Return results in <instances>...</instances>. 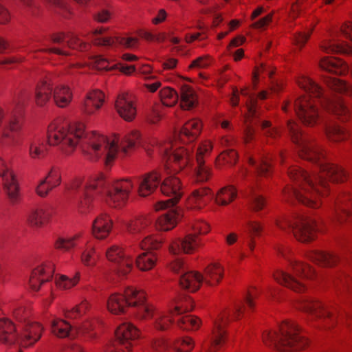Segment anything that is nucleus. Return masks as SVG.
Instances as JSON below:
<instances>
[{"label":"nucleus","instance_id":"obj_41","mask_svg":"<svg viewBox=\"0 0 352 352\" xmlns=\"http://www.w3.org/2000/svg\"><path fill=\"white\" fill-rule=\"evenodd\" d=\"M51 328L52 333L59 338L70 337L74 334L72 325L63 320H54L52 322Z\"/></svg>","mask_w":352,"mask_h":352},{"label":"nucleus","instance_id":"obj_35","mask_svg":"<svg viewBox=\"0 0 352 352\" xmlns=\"http://www.w3.org/2000/svg\"><path fill=\"white\" fill-rule=\"evenodd\" d=\"M320 47L327 53L352 54V47L338 38L325 41Z\"/></svg>","mask_w":352,"mask_h":352},{"label":"nucleus","instance_id":"obj_62","mask_svg":"<svg viewBox=\"0 0 352 352\" xmlns=\"http://www.w3.org/2000/svg\"><path fill=\"white\" fill-rule=\"evenodd\" d=\"M10 20V14L8 11L1 5H0V23L3 24Z\"/></svg>","mask_w":352,"mask_h":352},{"label":"nucleus","instance_id":"obj_44","mask_svg":"<svg viewBox=\"0 0 352 352\" xmlns=\"http://www.w3.org/2000/svg\"><path fill=\"white\" fill-rule=\"evenodd\" d=\"M160 97L162 104L166 107L175 105L179 99L178 94L170 87H164L160 91Z\"/></svg>","mask_w":352,"mask_h":352},{"label":"nucleus","instance_id":"obj_2","mask_svg":"<svg viewBox=\"0 0 352 352\" xmlns=\"http://www.w3.org/2000/svg\"><path fill=\"white\" fill-rule=\"evenodd\" d=\"M50 145L56 146L65 154L70 155L78 144L84 154L92 161L102 159L106 166H111L119 151L126 155L140 144V135L133 131L120 142L119 138L110 140L96 133H85V125L76 123L69 125L61 120L50 124L47 131Z\"/></svg>","mask_w":352,"mask_h":352},{"label":"nucleus","instance_id":"obj_63","mask_svg":"<svg viewBox=\"0 0 352 352\" xmlns=\"http://www.w3.org/2000/svg\"><path fill=\"white\" fill-rule=\"evenodd\" d=\"M63 352H83V350L80 345L71 343L63 349Z\"/></svg>","mask_w":352,"mask_h":352},{"label":"nucleus","instance_id":"obj_40","mask_svg":"<svg viewBox=\"0 0 352 352\" xmlns=\"http://www.w3.org/2000/svg\"><path fill=\"white\" fill-rule=\"evenodd\" d=\"M325 132L328 139L333 142L345 140L348 136L344 128L337 125L332 121H326Z\"/></svg>","mask_w":352,"mask_h":352},{"label":"nucleus","instance_id":"obj_48","mask_svg":"<svg viewBox=\"0 0 352 352\" xmlns=\"http://www.w3.org/2000/svg\"><path fill=\"white\" fill-rule=\"evenodd\" d=\"M80 272H77L73 278H69L65 275H61L56 279V285L58 287L68 289L76 285L80 279Z\"/></svg>","mask_w":352,"mask_h":352},{"label":"nucleus","instance_id":"obj_23","mask_svg":"<svg viewBox=\"0 0 352 352\" xmlns=\"http://www.w3.org/2000/svg\"><path fill=\"white\" fill-rule=\"evenodd\" d=\"M299 309L310 314L316 318L324 320L329 327L334 324L336 317L333 314L325 308L320 302L312 299H305L299 305Z\"/></svg>","mask_w":352,"mask_h":352},{"label":"nucleus","instance_id":"obj_31","mask_svg":"<svg viewBox=\"0 0 352 352\" xmlns=\"http://www.w3.org/2000/svg\"><path fill=\"white\" fill-rule=\"evenodd\" d=\"M112 220L107 214H102L94 221L92 223V233L99 239L106 238L112 229Z\"/></svg>","mask_w":352,"mask_h":352},{"label":"nucleus","instance_id":"obj_7","mask_svg":"<svg viewBox=\"0 0 352 352\" xmlns=\"http://www.w3.org/2000/svg\"><path fill=\"white\" fill-rule=\"evenodd\" d=\"M263 339L266 344L273 346L277 352H300L308 343L298 325L289 321L283 322L276 330L265 332Z\"/></svg>","mask_w":352,"mask_h":352},{"label":"nucleus","instance_id":"obj_28","mask_svg":"<svg viewBox=\"0 0 352 352\" xmlns=\"http://www.w3.org/2000/svg\"><path fill=\"white\" fill-rule=\"evenodd\" d=\"M54 265L47 263L35 268L30 278V285L32 289L38 291L42 283L50 280L54 274Z\"/></svg>","mask_w":352,"mask_h":352},{"label":"nucleus","instance_id":"obj_51","mask_svg":"<svg viewBox=\"0 0 352 352\" xmlns=\"http://www.w3.org/2000/svg\"><path fill=\"white\" fill-rule=\"evenodd\" d=\"M90 64L98 70H110L114 65H110L108 60L100 56H94L91 58Z\"/></svg>","mask_w":352,"mask_h":352},{"label":"nucleus","instance_id":"obj_52","mask_svg":"<svg viewBox=\"0 0 352 352\" xmlns=\"http://www.w3.org/2000/svg\"><path fill=\"white\" fill-rule=\"evenodd\" d=\"M89 308V303L86 300L82 301L80 305L74 307L65 314V316L69 318H75L85 314Z\"/></svg>","mask_w":352,"mask_h":352},{"label":"nucleus","instance_id":"obj_13","mask_svg":"<svg viewBox=\"0 0 352 352\" xmlns=\"http://www.w3.org/2000/svg\"><path fill=\"white\" fill-rule=\"evenodd\" d=\"M236 197V189L231 186L221 188L214 196L208 188L195 190L188 199V205L194 209L200 210L212 199L217 204L226 206Z\"/></svg>","mask_w":352,"mask_h":352},{"label":"nucleus","instance_id":"obj_53","mask_svg":"<svg viewBox=\"0 0 352 352\" xmlns=\"http://www.w3.org/2000/svg\"><path fill=\"white\" fill-rule=\"evenodd\" d=\"M44 179H47V183L52 190L58 186L61 182L60 174L56 169H52Z\"/></svg>","mask_w":352,"mask_h":352},{"label":"nucleus","instance_id":"obj_4","mask_svg":"<svg viewBox=\"0 0 352 352\" xmlns=\"http://www.w3.org/2000/svg\"><path fill=\"white\" fill-rule=\"evenodd\" d=\"M107 307L112 314H118L125 312L126 308L135 309V314L140 318H152L155 328L157 330L166 329L172 322V318L177 321V326L186 330H195L200 326L198 318L191 315H184L186 311L192 309V300L185 298L177 302L174 309L168 314L157 311L155 307L146 302L144 292L133 287H127L123 294L115 293L108 299Z\"/></svg>","mask_w":352,"mask_h":352},{"label":"nucleus","instance_id":"obj_16","mask_svg":"<svg viewBox=\"0 0 352 352\" xmlns=\"http://www.w3.org/2000/svg\"><path fill=\"white\" fill-rule=\"evenodd\" d=\"M276 225L283 230H292L296 239L301 242L313 240L317 230L316 221L304 214H296L292 220L278 221Z\"/></svg>","mask_w":352,"mask_h":352},{"label":"nucleus","instance_id":"obj_26","mask_svg":"<svg viewBox=\"0 0 352 352\" xmlns=\"http://www.w3.org/2000/svg\"><path fill=\"white\" fill-rule=\"evenodd\" d=\"M135 179L138 184L140 195L146 197L151 194L159 186L161 176L158 171L153 170Z\"/></svg>","mask_w":352,"mask_h":352},{"label":"nucleus","instance_id":"obj_55","mask_svg":"<svg viewBox=\"0 0 352 352\" xmlns=\"http://www.w3.org/2000/svg\"><path fill=\"white\" fill-rule=\"evenodd\" d=\"M311 32H299L294 34V40L295 44L302 48L309 38Z\"/></svg>","mask_w":352,"mask_h":352},{"label":"nucleus","instance_id":"obj_5","mask_svg":"<svg viewBox=\"0 0 352 352\" xmlns=\"http://www.w3.org/2000/svg\"><path fill=\"white\" fill-rule=\"evenodd\" d=\"M133 182L129 179L113 181L101 174L84 182L76 178L66 186L67 195L71 197L80 212H85L95 196L106 195V201L112 207L123 206L127 201Z\"/></svg>","mask_w":352,"mask_h":352},{"label":"nucleus","instance_id":"obj_50","mask_svg":"<svg viewBox=\"0 0 352 352\" xmlns=\"http://www.w3.org/2000/svg\"><path fill=\"white\" fill-rule=\"evenodd\" d=\"M256 124L261 126L263 134L266 137L276 138L278 135V131L272 126L270 121L258 120Z\"/></svg>","mask_w":352,"mask_h":352},{"label":"nucleus","instance_id":"obj_58","mask_svg":"<svg viewBox=\"0 0 352 352\" xmlns=\"http://www.w3.org/2000/svg\"><path fill=\"white\" fill-rule=\"evenodd\" d=\"M272 14H267L265 17L252 23V27L254 28H262L266 26L272 21Z\"/></svg>","mask_w":352,"mask_h":352},{"label":"nucleus","instance_id":"obj_61","mask_svg":"<svg viewBox=\"0 0 352 352\" xmlns=\"http://www.w3.org/2000/svg\"><path fill=\"white\" fill-rule=\"evenodd\" d=\"M204 12L206 14H213V16H214L213 24L214 26H217L222 21L221 16L215 12L214 8H208L206 10H204Z\"/></svg>","mask_w":352,"mask_h":352},{"label":"nucleus","instance_id":"obj_34","mask_svg":"<svg viewBox=\"0 0 352 352\" xmlns=\"http://www.w3.org/2000/svg\"><path fill=\"white\" fill-rule=\"evenodd\" d=\"M320 66L322 69L336 74H344L349 71V67L342 60L332 57L322 58Z\"/></svg>","mask_w":352,"mask_h":352},{"label":"nucleus","instance_id":"obj_27","mask_svg":"<svg viewBox=\"0 0 352 352\" xmlns=\"http://www.w3.org/2000/svg\"><path fill=\"white\" fill-rule=\"evenodd\" d=\"M16 332L15 327L12 321L8 319H0V341L6 344L18 343L22 346L27 347L30 345H25L22 343L21 337Z\"/></svg>","mask_w":352,"mask_h":352},{"label":"nucleus","instance_id":"obj_56","mask_svg":"<svg viewBox=\"0 0 352 352\" xmlns=\"http://www.w3.org/2000/svg\"><path fill=\"white\" fill-rule=\"evenodd\" d=\"M112 13L105 9H101L94 14V19L99 23H107L111 19Z\"/></svg>","mask_w":352,"mask_h":352},{"label":"nucleus","instance_id":"obj_45","mask_svg":"<svg viewBox=\"0 0 352 352\" xmlns=\"http://www.w3.org/2000/svg\"><path fill=\"white\" fill-rule=\"evenodd\" d=\"M86 241L83 242L85 243ZM79 243H82L79 235H75L68 238H58L55 243L57 249L69 250L71 248L77 246Z\"/></svg>","mask_w":352,"mask_h":352},{"label":"nucleus","instance_id":"obj_57","mask_svg":"<svg viewBox=\"0 0 352 352\" xmlns=\"http://www.w3.org/2000/svg\"><path fill=\"white\" fill-rule=\"evenodd\" d=\"M50 190L52 188L48 186L47 179H42L36 188V193L42 197L47 196Z\"/></svg>","mask_w":352,"mask_h":352},{"label":"nucleus","instance_id":"obj_12","mask_svg":"<svg viewBox=\"0 0 352 352\" xmlns=\"http://www.w3.org/2000/svg\"><path fill=\"white\" fill-rule=\"evenodd\" d=\"M190 146L188 148L178 147L173 144L172 141L160 142L157 144L158 152L164 160L166 161L164 167L168 170L171 168L173 172H178L186 167L194 164V160L191 157Z\"/></svg>","mask_w":352,"mask_h":352},{"label":"nucleus","instance_id":"obj_20","mask_svg":"<svg viewBox=\"0 0 352 352\" xmlns=\"http://www.w3.org/2000/svg\"><path fill=\"white\" fill-rule=\"evenodd\" d=\"M139 336L138 329L131 323H123L116 331V341L106 352H129L133 342Z\"/></svg>","mask_w":352,"mask_h":352},{"label":"nucleus","instance_id":"obj_33","mask_svg":"<svg viewBox=\"0 0 352 352\" xmlns=\"http://www.w3.org/2000/svg\"><path fill=\"white\" fill-rule=\"evenodd\" d=\"M201 129V123L199 120H189L184 125L179 133L181 141L185 142L186 138L189 142H193L199 135Z\"/></svg>","mask_w":352,"mask_h":352},{"label":"nucleus","instance_id":"obj_36","mask_svg":"<svg viewBox=\"0 0 352 352\" xmlns=\"http://www.w3.org/2000/svg\"><path fill=\"white\" fill-rule=\"evenodd\" d=\"M51 214L49 207H40L30 212L28 216V221L32 226L41 227L47 221Z\"/></svg>","mask_w":352,"mask_h":352},{"label":"nucleus","instance_id":"obj_42","mask_svg":"<svg viewBox=\"0 0 352 352\" xmlns=\"http://www.w3.org/2000/svg\"><path fill=\"white\" fill-rule=\"evenodd\" d=\"M270 157H262L259 159V162L256 161L252 157H249L248 162L249 164L254 166L255 168L254 173L252 175L253 178L256 176L261 175H267L270 169Z\"/></svg>","mask_w":352,"mask_h":352},{"label":"nucleus","instance_id":"obj_8","mask_svg":"<svg viewBox=\"0 0 352 352\" xmlns=\"http://www.w3.org/2000/svg\"><path fill=\"white\" fill-rule=\"evenodd\" d=\"M170 269L179 276V284L190 292L197 291L201 283L205 281L210 285L217 284L223 277V269L218 263H212L205 270V276L197 272L186 271L182 259L175 257L170 263Z\"/></svg>","mask_w":352,"mask_h":352},{"label":"nucleus","instance_id":"obj_60","mask_svg":"<svg viewBox=\"0 0 352 352\" xmlns=\"http://www.w3.org/2000/svg\"><path fill=\"white\" fill-rule=\"evenodd\" d=\"M342 34L352 41V22L344 24L341 28Z\"/></svg>","mask_w":352,"mask_h":352},{"label":"nucleus","instance_id":"obj_64","mask_svg":"<svg viewBox=\"0 0 352 352\" xmlns=\"http://www.w3.org/2000/svg\"><path fill=\"white\" fill-rule=\"evenodd\" d=\"M120 70L122 72H123L124 74L129 75V74H131L132 73H133L136 70V69H135V65H128L121 64Z\"/></svg>","mask_w":352,"mask_h":352},{"label":"nucleus","instance_id":"obj_38","mask_svg":"<svg viewBox=\"0 0 352 352\" xmlns=\"http://www.w3.org/2000/svg\"><path fill=\"white\" fill-rule=\"evenodd\" d=\"M263 227L261 225L254 221H249L245 228L244 243L247 244L250 250H253L254 248V238L255 236H259Z\"/></svg>","mask_w":352,"mask_h":352},{"label":"nucleus","instance_id":"obj_18","mask_svg":"<svg viewBox=\"0 0 352 352\" xmlns=\"http://www.w3.org/2000/svg\"><path fill=\"white\" fill-rule=\"evenodd\" d=\"M193 233L187 234L182 239H175L169 248L170 252L177 256L180 252L192 253L201 244L197 234H204L209 231L208 225L203 221H197L192 226Z\"/></svg>","mask_w":352,"mask_h":352},{"label":"nucleus","instance_id":"obj_3","mask_svg":"<svg viewBox=\"0 0 352 352\" xmlns=\"http://www.w3.org/2000/svg\"><path fill=\"white\" fill-rule=\"evenodd\" d=\"M327 85L333 91L343 94L349 100L339 96L330 97L322 89L306 76L298 81V85L308 95L298 97L294 102V109L301 122L307 126H313L320 120L318 110L311 98L316 99L333 116L342 122L352 124V87L344 81L336 78H327Z\"/></svg>","mask_w":352,"mask_h":352},{"label":"nucleus","instance_id":"obj_14","mask_svg":"<svg viewBox=\"0 0 352 352\" xmlns=\"http://www.w3.org/2000/svg\"><path fill=\"white\" fill-rule=\"evenodd\" d=\"M48 41L50 44L45 41H40L43 48L39 50V51L60 56H68L69 52L67 48L84 51L89 47V44L82 41L72 33L59 32L54 34L49 38Z\"/></svg>","mask_w":352,"mask_h":352},{"label":"nucleus","instance_id":"obj_15","mask_svg":"<svg viewBox=\"0 0 352 352\" xmlns=\"http://www.w3.org/2000/svg\"><path fill=\"white\" fill-rule=\"evenodd\" d=\"M53 91V98L56 104L59 107H65L72 99V93L69 87L65 85H58L53 88L51 80L46 79L38 84L35 91V102L38 106L45 105L51 98Z\"/></svg>","mask_w":352,"mask_h":352},{"label":"nucleus","instance_id":"obj_10","mask_svg":"<svg viewBox=\"0 0 352 352\" xmlns=\"http://www.w3.org/2000/svg\"><path fill=\"white\" fill-rule=\"evenodd\" d=\"M246 307L250 309L254 307V296L248 293L243 298V302L236 303L232 311H226L221 314L214 321V327L212 336L208 344V349L206 352H215L226 340V331L224 327L230 320V318L237 319L245 311Z\"/></svg>","mask_w":352,"mask_h":352},{"label":"nucleus","instance_id":"obj_11","mask_svg":"<svg viewBox=\"0 0 352 352\" xmlns=\"http://www.w3.org/2000/svg\"><path fill=\"white\" fill-rule=\"evenodd\" d=\"M291 270L289 272L277 270L274 274L275 280L296 292H300L305 289L302 280L311 279L315 276V272L309 266L298 262L291 261Z\"/></svg>","mask_w":352,"mask_h":352},{"label":"nucleus","instance_id":"obj_30","mask_svg":"<svg viewBox=\"0 0 352 352\" xmlns=\"http://www.w3.org/2000/svg\"><path fill=\"white\" fill-rule=\"evenodd\" d=\"M194 346V342L188 337L177 340L176 342H168L163 339L155 340L153 344V348L157 352H162L169 347H173L177 352H189Z\"/></svg>","mask_w":352,"mask_h":352},{"label":"nucleus","instance_id":"obj_39","mask_svg":"<svg viewBox=\"0 0 352 352\" xmlns=\"http://www.w3.org/2000/svg\"><path fill=\"white\" fill-rule=\"evenodd\" d=\"M308 256L314 262L324 266H332L338 260L337 256L334 254L318 250L311 251Z\"/></svg>","mask_w":352,"mask_h":352},{"label":"nucleus","instance_id":"obj_1","mask_svg":"<svg viewBox=\"0 0 352 352\" xmlns=\"http://www.w3.org/2000/svg\"><path fill=\"white\" fill-rule=\"evenodd\" d=\"M287 128L293 142L298 147L300 157L317 164L319 171L311 176L308 173L297 166L288 169V175L294 185L286 187L283 190L287 201L296 200L306 206L318 208L320 203L312 197V191L320 195L318 186L327 188V179L332 182H344L346 178L345 171L335 164L327 162L322 150L314 140L303 134L298 126L293 121H289Z\"/></svg>","mask_w":352,"mask_h":352},{"label":"nucleus","instance_id":"obj_49","mask_svg":"<svg viewBox=\"0 0 352 352\" xmlns=\"http://www.w3.org/2000/svg\"><path fill=\"white\" fill-rule=\"evenodd\" d=\"M241 94L248 97L246 106L250 116L252 118H257L258 114L256 107V98L254 95L250 94L247 89H242Z\"/></svg>","mask_w":352,"mask_h":352},{"label":"nucleus","instance_id":"obj_6","mask_svg":"<svg viewBox=\"0 0 352 352\" xmlns=\"http://www.w3.org/2000/svg\"><path fill=\"white\" fill-rule=\"evenodd\" d=\"M150 221L145 217H140L125 223L127 232L136 238L141 240L136 252L133 253V257L136 256V265L142 271L152 269L155 265L157 258L155 254L148 250H156L161 245V242L152 239L149 236H144L146 233Z\"/></svg>","mask_w":352,"mask_h":352},{"label":"nucleus","instance_id":"obj_54","mask_svg":"<svg viewBox=\"0 0 352 352\" xmlns=\"http://www.w3.org/2000/svg\"><path fill=\"white\" fill-rule=\"evenodd\" d=\"M223 160L226 163L235 164L237 160V154L234 150H227L223 152L219 157V160Z\"/></svg>","mask_w":352,"mask_h":352},{"label":"nucleus","instance_id":"obj_59","mask_svg":"<svg viewBox=\"0 0 352 352\" xmlns=\"http://www.w3.org/2000/svg\"><path fill=\"white\" fill-rule=\"evenodd\" d=\"M209 65L208 60L204 57H199L194 60L190 65V68H202L206 67Z\"/></svg>","mask_w":352,"mask_h":352},{"label":"nucleus","instance_id":"obj_29","mask_svg":"<svg viewBox=\"0 0 352 352\" xmlns=\"http://www.w3.org/2000/svg\"><path fill=\"white\" fill-rule=\"evenodd\" d=\"M116 108L119 115L126 121L132 120L136 115L133 96L129 94L122 93L118 96Z\"/></svg>","mask_w":352,"mask_h":352},{"label":"nucleus","instance_id":"obj_47","mask_svg":"<svg viewBox=\"0 0 352 352\" xmlns=\"http://www.w3.org/2000/svg\"><path fill=\"white\" fill-rule=\"evenodd\" d=\"M98 256L94 247L87 245L81 254V261L87 267H94L97 261Z\"/></svg>","mask_w":352,"mask_h":352},{"label":"nucleus","instance_id":"obj_19","mask_svg":"<svg viewBox=\"0 0 352 352\" xmlns=\"http://www.w3.org/2000/svg\"><path fill=\"white\" fill-rule=\"evenodd\" d=\"M136 252L135 246H131L125 251L118 245H112L106 251L107 258L115 267V270L120 276H125L133 267V253Z\"/></svg>","mask_w":352,"mask_h":352},{"label":"nucleus","instance_id":"obj_22","mask_svg":"<svg viewBox=\"0 0 352 352\" xmlns=\"http://www.w3.org/2000/svg\"><path fill=\"white\" fill-rule=\"evenodd\" d=\"M107 30L106 28H100L96 29L91 33V39L95 45L109 47L122 46L126 48L132 49L137 46L138 39L133 37H104L102 34Z\"/></svg>","mask_w":352,"mask_h":352},{"label":"nucleus","instance_id":"obj_25","mask_svg":"<svg viewBox=\"0 0 352 352\" xmlns=\"http://www.w3.org/2000/svg\"><path fill=\"white\" fill-rule=\"evenodd\" d=\"M346 219L352 221V195L342 194L335 201L334 221L342 223Z\"/></svg>","mask_w":352,"mask_h":352},{"label":"nucleus","instance_id":"obj_24","mask_svg":"<svg viewBox=\"0 0 352 352\" xmlns=\"http://www.w3.org/2000/svg\"><path fill=\"white\" fill-rule=\"evenodd\" d=\"M212 144L208 141L202 142L197 149L195 155L196 176L198 182L207 181L210 177V169L204 164V158L207 157L212 150Z\"/></svg>","mask_w":352,"mask_h":352},{"label":"nucleus","instance_id":"obj_37","mask_svg":"<svg viewBox=\"0 0 352 352\" xmlns=\"http://www.w3.org/2000/svg\"><path fill=\"white\" fill-rule=\"evenodd\" d=\"M249 208L254 212H258L264 208L266 205L265 198L261 195L257 189L252 186H250L247 192Z\"/></svg>","mask_w":352,"mask_h":352},{"label":"nucleus","instance_id":"obj_17","mask_svg":"<svg viewBox=\"0 0 352 352\" xmlns=\"http://www.w3.org/2000/svg\"><path fill=\"white\" fill-rule=\"evenodd\" d=\"M14 318L24 323L22 343L25 345H33L41 337L43 327L38 322L30 320L31 315L30 309L14 302L11 305Z\"/></svg>","mask_w":352,"mask_h":352},{"label":"nucleus","instance_id":"obj_32","mask_svg":"<svg viewBox=\"0 0 352 352\" xmlns=\"http://www.w3.org/2000/svg\"><path fill=\"white\" fill-rule=\"evenodd\" d=\"M104 94L99 90L89 92L84 100L82 110L87 115L93 114L96 110L99 109L104 102Z\"/></svg>","mask_w":352,"mask_h":352},{"label":"nucleus","instance_id":"obj_43","mask_svg":"<svg viewBox=\"0 0 352 352\" xmlns=\"http://www.w3.org/2000/svg\"><path fill=\"white\" fill-rule=\"evenodd\" d=\"M197 97L195 91L188 85L181 88V106L184 109H189L195 106Z\"/></svg>","mask_w":352,"mask_h":352},{"label":"nucleus","instance_id":"obj_9","mask_svg":"<svg viewBox=\"0 0 352 352\" xmlns=\"http://www.w3.org/2000/svg\"><path fill=\"white\" fill-rule=\"evenodd\" d=\"M160 190L164 195L169 198L158 202L156 210H169L159 217L157 225L161 230L167 231L176 226L179 218V213L177 212L175 205L183 194L180 179L173 176L166 178L160 186Z\"/></svg>","mask_w":352,"mask_h":352},{"label":"nucleus","instance_id":"obj_21","mask_svg":"<svg viewBox=\"0 0 352 352\" xmlns=\"http://www.w3.org/2000/svg\"><path fill=\"white\" fill-rule=\"evenodd\" d=\"M0 177L3 190L10 204H16L20 200L19 187L15 176L6 162L0 157Z\"/></svg>","mask_w":352,"mask_h":352},{"label":"nucleus","instance_id":"obj_46","mask_svg":"<svg viewBox=\"0 0 352 352\" xmlns=\"http://www.w3.org/2000/svg\"><path fill=\"white\" fill-rule=\"evenodd\" d=\"M47 153V146L38 140H34L30 144L29 155L32 159H41Z\"/></svg>","mask_w":352,"mask_h":352}]
</instances>
